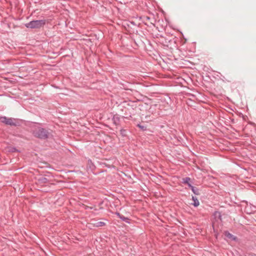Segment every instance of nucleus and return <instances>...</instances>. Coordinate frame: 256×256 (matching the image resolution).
<instances>
[{
  "instance_id": "obj_9",
  "label": "nucleus",
  "mask_w": 256,
  "mask_h": 256,
  "mask_svg": "<svg viewBox=\"0 0 256 256\" xmlns=\"http://www.w3.org/2000/svg\"><path fill=\"white\" fill-rule=\"evenodd\" d=\"M192 190L196 195H200V190L196 187L194 186V188H192Z\"/></svg>"
},
{
  "instance_id": "obj_16",
  "label": "nucleus",
  "mask_w": 256,
  "mask_h": 256,
  "mask_svg": "<svg viewBox=\"0 0 256 256\" xmlns=\"http://www.w3.org/2000/svg\"><path fill=\"white\" fill-rule=\"evenodd\" d=\"M142 20H143V21L144 22H146V21L148 20H151V18L149 16H143L142 18Z\"/></svg>"
},
{
  "instance_id": "obj_10",
  "label": "nucleus",
  "mask_w": 256,
  "mask_h": 256,
  "mask_svg": "<svg viewBox=\"0 0 256 256\" xmlns=\"http://www.w3.org/2000/svg\"><path fill=\"white\" fill-rule=\"evenodd\" d=\"M190 178L189 177H186L184 178H182V182L184 184H188L190 183Z\"/></svg>"
},
{
  "instance_id": "obj_14",
  "label": "nucleus",
  "mask_w": 256,
  "mask_h": 256,
  "mask_svg": "<svg viewBox=\"0 0 256 256\" xmlns=\"http://www.w3.org/2000/svg\"><path fill=\"white\" fill-rule=\"evenodd\" d=\"M137 126L143 131H144L146 130V126H145L141 125L140 124H138Z\"/></svg>"
},
{
  "instance_id": "obj_6",
  "label": "nucleus",
  "mask_w": 256,
  "mask_h": 256,
  "mask_svg": "<svg viewBox=\"0 0 256 256\" xmlns=\"http://www.w3.org/2000/svg\"><path fill=\"white\" fill-rule=\"evenodd\" d=\"M112 121H113L114 124L116 126L120 124V116L117 114H114L112 118Z\"/></svg>"
},
{
  "instance_id": "obj_4",
  "label": "nucleus",
  "mask_w": 256,
  "mask_h": 256,
  "mask_svg": "<svg viewBox=\"0 0 256 256\" xmlns=\"http://www.w3.org/2000/svg\"><path fill=\"white\" fill-rule=\"evenodd\" d=\"M162 38L164 39V40L162 41V42L164 46H165L172 48V45L175 44L174 38L168 39L167 38H164L163 36H162Z\"/></svg>"
},
{
  "instance_id": "obj_18",
  "label": "nucleus",
  "mask_w": 256,
  "mask_h": 256,
  "mask_svg": "<svg viewBox=\"0 0 256 256\" xmlns=\"http://www.w3.org/2000/svg\"><path fill=\"white\" fill-rule=\"evenodd\" d=\"M192 190V188H194V186H192L190 183L186 184Z\"/></svg>"
},
{
  "instance_id": "obj_13",
  "label": "nucleus",
  "mask_w": 256,
  "mask_h": 256,
  "mask_svg": "<svg viewBox=\"0 0 256 256\" xmlns=\"http://www.w3.org/2000/svg\"><path fill=\"white\" fill-rule=\"evenodd\" d=\"M120 218V220H122V221H124V222H126L129 223V222H128L129 219H128V218H127V217H125L123 215H122Z\"/></svg>"
},
{
  "instance_id": "obj_11",
  "label": "nucleus",
  "mask_w": 256,
  "mask_h": 256,
  "mask_svg": "<svg viewBox=\"0 0 256 256\" xmlns=\"http://www.w3.org/2000/svg\"><path fill=\"white\" fill-rule=\"evenodd\" d=\"M214 216L216 218H218V219L222 220V215L220 212H216L214 214Z\"/></svg>"
},
{
  "instance_id": "obj_17",
  "label": "nucleus",
  "mask_w": 256,
  "mask_h": 256,
  "mask_svg": "<svg viewBox=\"0 0 256 256\" xmlns=\"http://www.w3.org/2000/svg\"><path fill=\"white\" fill-rule=\"evenodd\" d=\"M97 226H102L105 225V223L102 222H98L96 224Z\"/></svg>"
},
{
  "instance_id": "obj_15",
  "label": "nucleus",
  "mask_w": 256,
  "mask_h": 256,
  "mask_svg": "<svg viewBox=\"0 0 256 256\" xmlns=\"http://www.w3.org/2000/svg\"><path fill=\"white\" fill-rule=\"evenodd\" d=\"M120 134L123 136H126V130L124 129H121L120 130Z\"/></svg>"
},
{
  "instance_id": "obj_2",
  "label": "nucleus",
  "mask_w": 256,
  "mask_h": 256,
  "mask_svg": "<svg viewBox=\"0 0 256 256\" xmlns=\"http://www.w3.org/2000/svg\"><path fill=\"white\" fill-rule=\"evenodd\" d=\"M0 122L6 126H20V120L18 119L8 118L6 116H0Z\"/></svg>"
},
{
  "instance_id": "obj_19",
  "label": "nucleus",
  "mask_w": 256,
  "mask_h": 256,
  "mask_svg": "<svg viewBox=\"0 0 256 256\" xmlns=\"http://www.w3.org/2000/svg\"><path fill=\"white\" fill-rule=\"evenodd\" d=\"M192 190V188H194V186H192L190 183L186 184Z\"/></svg>"
},
{
  "instance_id": "obj_1",
  "label": "nucleus",
  "mask_w": 256,
  "mask_h": 256,
  "mask_svg": "<svg viewBox=\"0 0 256 256\" xmlns=\"http://www.w3.org/2000/svg\"><path fill=\"white\" fill-rule=\"evenodd\" d=\"M32 134L34 137L41 140L48 139L51 135V133L48 130L42 127L36 128L32 130Z\"/></svg>"
},
{
  "instance_id": "obj_5",
  "label": "nucleus",
  "mask_w": 256,
  "mask_h": 256,
  "mask_svg": "<svg viewBox=\"0 0 256 256\" xmlns=\"http://www.w3.org/2000/svg\"><path fill=\"white\" fill-rule=\"evenodd\" d=\"M224 236L230 239L231 240L236 241L237 240V238L229 232L228 231H225L224 232Z\"/></svg>"
},
{
  "instance_id": "obj_20",
  "label": "nucleus",
  "mask_w": 256,
  "mask_h": 256,
  "mask_svg": "<svg viewBox=\"0 0 256 256\" xmlns=\"http://www.w3.org/2000/svg\"><path fill=\"white\" fill-rule=\"evenodd\" d=\"M116 214L118 216V217L119 218H120V217L121 216L122 214H120V213L118 212H116Z\"/></svg>"
},
{
  "instance_id": "obj_8",
  "label": "nucleus",
  "mask_w": 256,
  "mask_h": 256,
  "mask_svg": "<svg viewBox=\"0 0 256 256\" xmlns=\"http://www.w3.org/2000/svg\"><path fill=\"white\" fill-rule=\"evenodd\" d=\"M40 184H46L48 182V179L46 177H41L38 179Z\"/></svg>"
},
{
  "instance_id": "obj_12",
  "label": "nucleus",
  "mask_w": 256,
  "mask_h": 256,
  "mask_svg": "<svg viewBox=\"0 0 256 256\" xmlns=\"http://www.w3.org/2000/svg\"><path fill=\"white\" fill-rule=\"evenodd\" d=\"M214 216L216 218H218V219L222 220V215L220 212H216L214 214Z\"/></svg>"
},
{
  "instance_id": "obj_21",
  "label": "nucleus",
  "mask_w": 256,
  "mask_h": 256,
  "mask_svg": "<svg viewBox=\"0 0 256 256\" xmlns=\"http://www.w3.org/2000/svg\"><path fill=\"white\" fill-rule=\"evenodd\" d=\"M154 21H155L154 20H150V24H154L153 22H154Z\"/></svg>"
},
{
  "instance_id": "obj_3",
  "label": "nucleus",
  "mask_w": 256,
  "mask_h": 256,
  "mask_svg": "<svg viewBox=\"0 0 256 256\" xmlns=\"http://www.w3.org/2000/svg\"><path fill=\"white\" fill-rule=\"evenodd\" d=\"M46 20H36L30 22L25 24V26L29 28H40L44 26L46 24Z\"/></svg>"
},
{
  "instance_id": "obj_7",
  "label": "nucleus",
  "mask_w": 256,
  "mask_h": 256,
  "mask_svg": "<svg viewBox=\"0 0 256 256\" xmlns=\"http://www.w3.org/2000/svg\"><path fill=\"white\" fill-rule=\"evenodd\" d=\"M192 200L194 201V203H192V204L194 206L197 207L198 206H199V204H200L199 201L197 199V198L196 196H192Z\"/></svg>"
}]
</instances>
